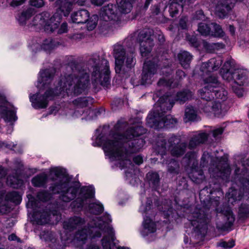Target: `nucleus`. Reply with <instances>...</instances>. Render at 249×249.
<instances>
[{
	"label": "nucleus",
	"instance_id": "nucleus-1",
	"mask_svg": "<svg viewBox=\"0 0 249 249\" xmlns=\"http://www.w3.org/2000/svg\"><path fill=\"white\" fill-rule=\"evenodd\" d=\"M127 124L126 122L119 121L114 126L115 133L104 139L101 143L105 152L118 160L122 168L131 164L130 154L138 152L144 144L142 139H135L145 132L139 124L131 127L122 135Z\"/></svg>",
	"mask_w": 249,
	"mask_h": 249
},
{
	"label": "nucleus",
	"instance_id": "nucleus-2",
	"mask_svg": "<svg viewBox=\"0 0 249 249\" xmlns=\"http://www.w3.org/2000/svg\"><path fill=\"white\" fill-rule=\"evenodd\" d=\"M89 76L84 70L80 69L77 65L72 68V73L63 78L60 85L55 89L54 93L52 89L47 90L45 94L40 95L37 93L30 96V99L33 107L36 108H46L49 100L53 98L55 95L65 96L78 95L85 91L89 85Z\"/></svg>",
	"mask_w": 249,
	"mask_h": 249
},
{
	"label": "nucleus",
	"instance_id": "nucleus-3",
	"mask_svg": "<svg viewBox=\"0 0 249 249\" xmlns=\"http://www.w3.org/2000/svg\"><path fill=\"white\" fill-rule=\"evenodd\" d=\"M111 222L110 216L105 214L101 218L94 219L89 224L88 228L84 226L85 220L78 216H73L63 224L66 230L72 231L78 230L75 238L79 241H84L88 237H100L101 231L105 234L102 239V245L104 249H110V244L115 240V232L109 223Z\"/></svg>",
	"mask_w": 249,
	"mask_h": 249
},
{
	"label": "nucleus",
	"instance_id": "nucleus-4",
	"mask_svg": "<svg viewBox=\"0 0 249 249\" xmlns=\"http://www.w3.org/2000/svg\"><path fill=\"white\" fill-rule=\"evenodd\" d=\"M192 96L191 91L185 90L178 92L175 96L174 95H166L160 98L154 107V110L147 117V124L149 126L155 129L172 127L177 121L170 115H165V110H170L175 101L184 103Z\"/></svg>",
	"mask_w": 249,
	"mask_h": 249
},
{
	"label": "nucleus",
	"instance_id": "nucleus-5",
	"mask_svg": "<svg viewBox=\"0 0 249 249\" xmlns=\"http://www.w3.org/2000/svg\"><path fill=\"white\" fill-rule=\"evenodd\" d=\"M222 61L220 57L211 59L208 62L202 64L200 70L204 75L208 76L204 80L205 86L200 91V95L202 99L206 101H210L214 98L224 101L227 98V92L219 82L217 77L211 74V72L217 71L222 64Z\"/></svg>",
	"mask_w": 249,
	"mask_h": 249
},
{
	"label": "nucleus",
	"instance_id": "nucleus-6",
	"mask_svg": "<svg viewBox=\"0 0 249 249\" xmlns=\"http://www.w3.org/2000/svg\"><path fill=\"white\" fill-rule=\"evenodd\" d=\"M53 180H57V182L50 187V190L54 194L61 193V199L64 202H69L73 200L76 196L78 189L74 186L69 185L68 179L63 176L61 169L55 168L51 171Z\"/></svg>",
	"mask_w": 249,
	"mask_h": 249
},
{
	"label": "nucleus",
	"instance_id": "nucleus-7",
	"mask_svg": "<svg viewBox=\"0 0 249 249\" xmlns=\"http://www.w3.org/2000/svg\"><path fill=\"white\" fill-rule=\"evenodd\" d=\"M113 55L115 59V71L116 73L129 76L133 72V68L135 65L134 53H126L122 45L114 46Z\"/></svg>",
	"mask_w": 249,
	"mask_h": 249
},
{
	"label": "nucleus",
	"instance_id": "nucleus-8",
	"mask_svg": "<svg viewBox=\"0 0 249 249\" xmlns=\"http://www.w3.org/2000/svg\"><path fill=\"white\" fill-rule=\"evenodd\" d=\"M93 69L91 81L94 85L100 84L107 87L109 82V71L107 60L100 59L97 55H94L89 61Z\"/></svg>",
	"mask_w": 249,
	"mask_h": 249
},
{
	"label": "nucleus",
	"instance_id": "nucleus-9",
	"mask_svg": "<svg viewBox=\"0 0 249 249\" xmlns=\"http://www.w3.org/2000/svg\"><path fill=\"white\" fill-rule=\"evenodd\" d=\"M167 146L171 151L172 156L179 157L182 155L186 147L185 143H180V138L175 136H171L168 140V144L163 137H159L156 150L162 158L166 152Z\"/></svg>",
	"mask_w": 249,
	"mask_h": 249
},
{
	"label": "nucleus",
	"instance_id": "nucleus-10",
	"mask_svg": "<svg viewBox=\"0 0 249 249\" xmlns=\"http://www.w3.org/2000/svg\"><path fill=\"white\" fill-rule=\"evenodd\" d=\"M205 209L196 208L188 216L192 230L202 235L206 232L209 222V218Z\"/></svg>",
	"mask_w": 249,
	"mask_h": 249
},
{
	"label": "nucleus",
	"instance_id": "nucleus-11",
	"mask_svg": "<svg viewBox=\"0 0 249 249\" xmlns=\"http://www.w3.org/2000/svg\"><path fill=\"white\" fill-rule=\"evenodd\" d=\"M221 75L224 80L231 81V88L234 92L238 96L242 97L244 90L241 87L246 83L247 76L244 71L237 70L232 73L229 71H220Z\"/></svg>",
	"mask_w": 249,
	"mask_h": 249
},
{
	"label": "nucleus",
	"instance_id": "nucleus-12",
	"mask_svg": "<svg viewBox=\"0 0 249 249\" xmlns=\"http://www.w3.org/2000/svg\"><path fill=\"white\" fill-rule=\"evenodd\" d=\"M138 40L140 45V52L142 57L148 56L153 45V31L150 29H145L138 34Z\"/></svg>",
	"mask_w": 249,
	"mask_h": 249
},
{
	"label": "nucleus",
	"instance_id": "nucleus-13",
	"mask_svg": "<svg viewBox=\"0 0 249 249\" xmlns=\"http://www.w3.org/2000/svg\"><path fill=\"white\" fill-rule=\"evenodd\" d=\"M33 218L38 225L46 223L54 224L60 220L61 215L57 211L49 213L47 211H43L42 213L35 212Z\"/></svg>",
	"mask_w": 249,
	"mask_h": 249
},
{
	"label": "nucleus",
	"instance_id": "nucleus-14",
	"mask_svg": "<svg viewBox=\"0 0 249 249\" xmlns=\"http://www.w3.org/2000/svg\"><path fill=\"white\" fill-rule=\"evenodd\" d=\"M0 112L6 121L11 122L17 119L16 109L2 96H0Z\"/></svg>",
	"mask_w": 249,
	"mask_h": 249
},
{
	"label": "nucleus",
	"instance_id": "nucleus-15",
	"mask_svg": "<svg viewBox=\"0 0 249 249\" xmlns=\"http://www.w3.org/2000/svg\"><path fill=\"white\" fill-rule=\"evenodd\" d=\"M198 31L202 35L206 36L222 37L224 35V33L221 26L214 23H212L209 25L205 23H200L198 25Z\"/></svg>",
	"mask_w": 249,
	"mask_h": 249
},
{
	"label": "nucleus",
	"instance_id": "nucleus-16",
	"mask_svg": "<svg viewBox=\"0 0 249 249\" xmlns=\"http://www.w3.org/2000/svg\"><path fill=\"white\" fill-rule=\"evenodd\" d=\"M158 65L155 62L145 61L142 77V85L150 84L154 80V75L156 73Z\"/></svg>",
	"mask_w": 249,
	"mask_h": 249
},
{
	"label": "nucleus",
	"instance_id": "nucleus-17",
	"mask_svg": "<svg viewBox=\"0 0 249 249\" xmlns=\"http://www.w3.org/2000/svg\"><path fill=\"white\" fill-rule=\"evenodd\" d=\"M209 172L213 178H220L223 180L227 179L231 174L230 167L226 161L223 163L220 161L219 165L213 169H209Z\"/></svg>",
	"mask_w": 249,
	"mask_h": 249
},
{
	"label": "nucleus",
	"instance_id": "nucleus-18",
	"mask_svg": "<svg viewBox=\"0 0 249 249\" xmlns=\"http://www.w3.org/2000/svg\"><path fill=\"white\" fill-rule=\"evenodd\" d=\"M203 110L207 113H213L218 117L222 116L225 111L222 108V104L218 101L208 102L204 107Z\"/></svg>",
	"mask_w": 249,
	"mask_h": 249
},
{
	"label": "nucleus",
	"instance_id": "nucleus-19",
	"mask_svg": "<svg viewBox=\"0 0 249 249\" xmlns=\"http://www.w3.org/2000/svg\"><path fill=\"white\" fill-rule=\"evenodd\" d=\"M161 72L164 75L163 78L160 79L159 82V86H163L175 88L178 85V83L173 81L169 78L170 75L172 74V70L169 67H164L161 69Z\"/></svg>",
	"mask_w": 249,
	"mask_h": 249
},
{
	"label": "nucleus",
	"instance_id": "nucleus-20",
	"mask_svg": "<svg viewBox=\"0 0 249 249\" xmlns=\"http://www.w3.org/2000/svg\"><path fill=\"white\" fill-rule=\"evenodd\" d=\"M116 11V7L113 4H108L102 8L101 16L105 21L116 20L118 19Z\"/></svg>",
	"mask_w": 249,
	"mask_h": 249
},
{
	"label": "nucleus",
	"instance_id": "nucleus-21",
	"mask_svg": "<svg viewBox=\"0 0 249 249\" xmlns=\"http://www.w3.org/2000/svg\"><path fill=\"white\" fill-rule=\"evenodd\" d=\"M221 213L222 214L223 218L226 219L227 221L224 224H223V225H217V227L218 229H220L223 230H228L233 223L235 220L234 217L232 214L231 209L229 207L226 208V209H224L223 210H221Z\"/></svg>",
	"mask_w": 249,
	"mask_h": 249
},
{
	"label": "nucleus",
	"instance_id": "nucleus-22",
	"mask_svg": "<svg viewBox=\"0 0 249 249\" xmlns=\"http://www.w3.org/2000/svg\"><path fill=\"white\" fill-rule=\"evenodd\" d=\"M89 16V13L87 10L81 9L71 15V20L74 23H84L87 22Z\"/></svg>",
	"mask_w": 249,
	"mask_h": 249
},
{
	"label": "nucleus",
	"instance_id": "nucleus-23",
	"mask_svg": "<svg viewBox=\"0 0 249 249\" xmlns=\"http://www.w3.org/2000/svg\"><path fill=\"white\" fill-rule=\"evenodd\" d=\"M208 135L206 133H199L196 134L190 141L189 148L192 149L200 143H203L206 141Z\"/></svg>",
	"mask_w": 249,
	"mask_h": 249
},
{
	"label": "nucleus",
	"instance_id": "nucleus-24",
	"mask_svg": "<svg viewBox=\"0 0 249 249\" xmlns=\"http://www.w3.org/2000/svg\"><path fill=\"white\" fill-rule=\"evenodd\" d=\"M133 0H116L118 10L122 13H129L132 7Z\"/></svg>",
	"mask_w": 249,
	"mask_h": 249
},
{
	"label": "nucleus",
	"instance_id": "nucleus-25",
	"mask_svg": "<svg viewBox=\"0 0 249 249\" xmlns=\"http://www.w3.org/2000/svg\"><path fill=\"white\" fill-rule=\"evenodd\" d=\"M178 58L181 66L185 69L189 67L192 56L187 52L181 51L178 54Z\"/></svg>",
	"mask_w": 249,
	"mask_h": 249
},
{
	"label": "nucleus",
	"instance_id": "nucleus-26",
	"mask_svg": "<svg viewBox=\"0 0 249 249\" xmlns=\"http://www.w3.org/2000/svg\"><path fill=\"white\" fill-rule=\"evenodd\" d=\"M53 71L54 70L51 71L45 70L40 72L41 79H39V82L42 84L44 87H45L48 84H50L52 79Z\"/></svg>",
	"mask_w": 249,
	"mask_h": 249
},
{
	"label": "nucleus",
	"instance_id": "nucleus-27",
	"mask_svg": "<svg viewBox=\"0 0 249 249\" xmlns=\"http://www.w3.org/2000/svg\"><path fill=\"white\" fill-rule=\"evenodd\" d=\"M48 181V177L44 173L38 175L33 178L32 183L35 187H44Z\"/></svg>",
	"mask_w": 249,
	"mask_h": 249
},
{
	"label": "nucleus",
	"instance_id": "nucleus-28",
	"mask_svg": "<svg viewBox=\"0 0 249 249\" xmlns=\"http://www.w3.org/2000/svg\"><path fill=\"white\" fill-rule=\"evenodd\" d=\"M143 227L145 231L147 233H153L156 230V226L154 222L150 218L144 217L143 222Z\"/></svg>",
	"mask_w": 249,
	"mask_h": 249
},
{
	"label": "nucleus",
	"instance_id": "nucleus-29",
	"mask_svg": "<svg viewBox=\"0 0 249 249\" xmlns=\"http://www.w3.org/2000/svg\"><path fill=\"white\" fill-rule=\"evenodd\" d=\"M189 177L191 179L197 183H200L204 178V176L202 171H196L195 169H193L192 173L189 174Z\"/></svg>",
	"mask_w": 249,
	"mask_h": 249
},
{
	"label": "nucleus",
	"instance_id": "nucleus-30",
	"mask_svg": "<svg viewBox=\"0 0 249 249\" xmlns=\"http://www.w3.org/2000/svg\"><path fill=\"white\" fill-rule=\"evenodd\" d=\"M196 119V111L193 107H187L185 109L184 121L185 123L195 121Z\"/></svg>",
	"mask_w": 249,
	"mask_h": 249
},
{
	"label": "nucleus",
	"instance_id": "nucleus-31",
	"mask_svg": "<svg viewBox=\"0 0 249 249\" xmlns=\"http://www.w3.org/2000/svg\"><path fill=\"white\" fill-rule=\"evenodd\" d=\"M7 183L13 188H18L23 184V180L18 177L9 176L7 178Z\"/></svg>",
	"mask_w": 249,
	"mask_h": 249
},
{
	"label": "nucleus",
	"instance_id": "nucleus-32",
	"mask_svg": "<svg viewBox=\"0 0 249 249\" xmlns=\"http://www.w3.org/2000/svg\"><path fill=\"white\" fill-rule=\"evenodd\" d=\"M34 12V10L32 8H29L26 11L23 12L18 18L20 24H26V20L31 17Z\"/></svg>",
	"mask_w": 249,
	"mask_h": 249
},
{
	"label": "nucleus",
	"instance_id": "nucleus-33",
	"mask_svg": "<svg viewBox=\"0 0 249 249\" xmlns=\"http://www.w3.org/2000/svg\"><path fill=\"white\" fill-rule=\"evenodd\" d=\"M183 6V4L172 1L169 7L170 15L172 17H174L175 15L178 13L179 9H182Z\"/></svg>",
	"mask_w": 249,
	"mask_h": 249
},
{
	"label": "nucleus",
	"instance_id": "nucleus-34",
	"mask_svg": "<svg viewBox=\"0 0 249 249\" xmlns=\"http://www.w3.org/2000/svg\"><path fill=\"white\" fill-rule=\"evenodd\" d=\"M147 179L149 181V184L156 187L159 182V176L157 173L149 172L146 175Z\"/></svg>",
	"mask_w": 249,
	"mask_h": 249
},
{
	"label": "nucleus",
	"instance_id": "nucleus-35",
	"mask_svg": "<svg viewBox=\"0 0 249 249\" xmlns=\"http://www.w3.org/2000/svg\"><path fill=\"white\" fill-rule=\"evenodd\" d=\"M55 47V44L53 43L51 38L46 39L41 46L42 49L46 52H50Z\"/></svg>",
	"mask_w": 249,
	"mask_h": 249
},
{
	"label": "nucleus",
	"instance_id": "nucleus-36",
	"mask_svg": "<svg viewBox=\"0 0 249 249\" xmlns=\"http://www.w3.org/2000/svg\"><path fill=\"white\" fill-rule=\"evenodd\" d=\"M98 16L96 15L92 16L89 18H88L87 22V29L89 31L93 30L96 26L98 21Z\"/></svg>",
	"mask_w": 249,
	"mask_h": 249
},
{
	"label": "nucleus",
	"instance_id": "nucleus-37",
	"mask_svg": "<svg viewBox=\"0 0 249 249\" xmlns=\"http://www.w3.org/2000/svg\"><path fill=\"white\" fill-rule=\"evenodd\" d=\"M89 209L91 213L98 214L103 211V206L99 203H91L89 206Z\"/></svg>",
	"mask_w": 249,
	"mask_h": 249
},
{
	"label": "nucleus",
	"instance_id": "nucleus-38",
	"mask_svg": "<svg viewBox=\"0 0 249 249\" xmlns=\"http://www.w3.org/2000/svg\"><path fill=\"white\" fill-rule=\"evenodd\" d=\"M237 193V190L231 188L229 190L228 194L227 195V196L228 197L229 201H230V199H233L235 201L237 200H240L242 198V196L240 195L236 196Z\"/></svg>",
	"mask_w": 249,
	"mask_h": 249
},
{
	"label": "nucleus",
	"instance_id": "nucleus-39",
	"mask_svg": "<svg viewBox=\"0 0 249 249\" xmlns=\"http://www.w3.org/2000/svg\"><path fill=\"white\" fill-rule=\"evenodd\" d=\"M196 154L195 152H188L185 155L184 159H187L188 165H190L192 163L193 165H195V164H197V162L196 160Z\"/></svg>",
	"mask_w": 249,
	"mask_h": 249
},
{
	"label": "nucleus",
	"instance_id": "nucleus-40",
	"mask_svg": "<svg viewBox=\"0 0 249 249\" xmlns=\"http://www.w3.org/2000/svg\"><path fill=\"white\" fill-rule=\"evenodd\" d=\"M89 98L87 97L78 98L74 100L73 103L79 107H83L88 106Z\"/></svg>",
	"mask_w": 249,
	"mask_h": 249
},
{
	"label": "nucleus",
	"instance_id": "nucleus-41",
	"mask_svg": "<svg viewBox=\"0 0 249 249\" xmlns=\"http://www.w3.org/2000/svg\"><path fill=\"white\" fill-rule=\"evenodd\" d=\"M165 164H168V170L170 173L177 172L178 164L176 160H172L169 163L166 161Z\"/></svg>",
	"mask_w": 249,
	"mask_h": 249
},
{
	"label": "nucleus",
	"instance_id": "nucleus-42",
	"mask_svg": "<svg viewBox=\"0 0 249 249\" xmlns=\"http://www.w3.org/2000/svg\"><path fill=\"white\" fill-rule=\"evenodd\" d=\"M81 192L84 193L85 198H90L94 195L93 189L91 187H84L82 188Z\"/></svg>",
	"mask_w": 249,
	"mask_h": 249
},
{
	"label": "nucleus",
	"instance_id": "nucleus-43",
	"mask_svg": "<svg viewBox=\"0 0 249 249\" xmlns=\"http://www.w3.org/2000/svg\"><path fill=\"white\" fill-rule=\"evenodd\" d=\"M37 197L41 201H46L50 198L51 194L45 191H41L38 193Z\"/></svg>",
	"mask_w": 249,
	"mask_h": 249
},
{
	"label": "nucleus",
	"instance_id": "nucleus-44",
	"mask_svg": "<svg viewBox=\"0 0 249 249\" xmlns=\"http://www.w3.org/2000/svg\"><path fill=\"white\" fill-rule=\"evenodd\" d=\"M234 245V242L233 240H230L228 242L220 241L218 243V246L226 249L232 248Z\"/></svg>",
	"mask_w": 249,
	"mask_h": 249
},
{
	"label": "nucleus",
	"instance_id": "nucleus-45",
	"mask_svg": "<svg viewBox=\"0 0 249 249\" xmlns=\"http://www.w3.org/2000/svg\"><path fill=\"white\" fill-rule=\"evenodd\" d=\"M233 60H229L226 61L224 64L221 71H231V69L233 65Z\"/></svg>",
	"mask_w": 249,
	"mask_h": 249
},
{
	"label": "nucleus",
	"instance_id": "nucleus-46",
	"mask_svg": "<svg viewBox=\"0 0 249 249\" xmlns=\"http://www.w3.org/2000/svg\"><path fill=\"white\" fill-rule=\"evenodd\" d=\"M30 4L33 6L40 8L44 5V0H30Z\"/></svg>",
	"mask_w": 249,
	"mask_h": 249
},
{
	"label": "nucleus",
	"instance_id": "nucleus-47",
	"mask_svg": "<svg viewBox=\"0 0 249 249\" xmlns=\"http://www.w3.org/2000/svg\"><path fill=\"white\" fill-rule=\"evenodd\" d=\"M68 31L67 24L65 22L63 23L60 27L58 29L57 33L58 34H61L64 33H66Z\"/></svg>",
	"mask_w": 249,
	"mask_h": 249
},
{
	"label": "nucleus",
	"instance_id": "nucleus-48",
	"mask_svg": "<svg viewBox=\"0 0 249 249\" xmlns=\"http://www.w3.org/2000/svg\"><path fill=\"white\" fill-rule=\"evenodd\" d=\"M152 201L150 200H148L147 202V205L145 208L143 206H142L140 208V210L145 213H147L151 208V204Z\"/></svg>",
	"mask_w": 249,
	"mask_h": 249
},
{
	"label": "nucleus",
	"instance_id": "nucleus-49",
	"mask_svg": "<svg viewBox=\"0 0 249 249\" xmlns=\"http://www.w3.org/2000/svg\"><path fill=\"white\" fill-rule=\"evenodd\" d=\"M223 132V129L222 127H219L217 129L213 130V136L214 138H216L219 135L222 134Z\"/></svg>",
	"mask_w": 249,
	"mask_h": 249
},
{
	"label": "nucleus",
	"instance_id": "nucleus-50",
	"mask_svg": "<svg viewBox=\"0 0 249 249\" xmlns=\"http://www.w3.org/2000/svg\"><path fill=\"white\" fill-rule=\"evenodd\" d=\"M26 0H12L10 5L12 7H16L23 4Z\"/></svg>",
	"mask_w": 249,
	"mask_h": 249
},
{
	"label": "nucleus",
	"instance_id": "nucleus-51",
	"mask_svg": "<svg viewBox=\"0 0 249 249\" xmlns=\"http://www.w3.org/2000/svg\"><path fill=\"white\" fill-rule=\"evenodd\" d=\"M134 162L137 164H140L143 162V159L140 155H138L133 158Z\"/></svg>",
	"mask_w": 249,
	"mask_h": 249
},
{
	"label": "nucleus",
	"instance_id": "nucleus-52",
	"mask_svg": "<svg viewBox=\"0 0 249 249\" xmlns=\"http://www.w3.org/2000/svg\"><path fill=\"white\" fill-rule=\"evenodd\" d=\"M195 18L196 19H203L204 18V15L202 11L200 10L197 11Z\"/></svg>",
	"mask_w": 249,
	"mask_h": 249
},
{
	"label": "nucleus",
	"instance_id": "nucleus-53",
	"mask_svg": "<svg viewBox=\"0 0 249 249\" xmlns=\"http://www.w3.org/2000/svg\"><path fill=\"white\" fill-rule=\"evenodd\" d=\"M241 182L243 184L244 188V190L246 189V190H249V179H243L241 181Z\"/></svg>",
	"mask_w": 249,
	"mask_h": 249
},
{
	"label": "nucleus",
	"instance_id": "nucleus-54",
	"mask_svg": "<svg viewBox=\"0 0 249 249\" xmlns=\"http://www.w3.org/2000/svg\"><path fill=\"white\" fill-rule=\"evenodd\" d=\"M224 45L221 43H216L213 44V48L217 49L224 48Z\"/></svg>",
	"mask_w": 249,
	"mask_h": 249
},
{
	"label": "nucleus",
	"instance_id": "nucleus-55",
	"mask_svg": "<svg viewBox=\"0 0 249 249\" xmlns=\"http://www.w3.org/2000/svg\"><path fill=\"white\" fill-rule=\"evenodd\" d=\"M177 76L181 79L182 77H185V73L184 71L181 70H178L176 72Z\"/></svg>",
	"mask_w": 249,
	"mask_h": 249
},
{
	"label": "nucleus",
	"instance_id": "nucleus-56",
	"mask_svg": "<svg viewBox=\"0 0 249 249\" xmlns=\"http://www.w3.org/2000/svg\"><path fill=\"white\" fill-rule=\"evenodd\" d=\"M27 197H28V198H29L28 204H29V205H31V206L33 208H34V207H35V206H36V203H35V202H34L32 200V198H31V196L30 195H28V196H27Z\"/></svg>",
	"mask_w": 249,
	"mask_h": 249
},
{
	"label": "nucleus",
	"instance_id": "nucleus-57",
	"mask_svg": "<svg viewBox=\"0 0 249 249\" xmlns=\"http://www.w3.org/2000/svg\"><path fill=\"white\" fill-rule=\"evenodd\" d=\"M179 25L182 29H185L186 27V20L185 19H181L179 22Z\"/></svg>",
	"mask_w": 249,
	"mask_h": 249
},
{
	"label": "nucleus",
	"instance_id": "nucleus-58",
	"mask_svg": "<svg viewBox=\"0 0 249 249\" xmlns=\"http://www.w3.org/2000/svg\"><path fill=\"white\" fill-rule=\"evenodd\" d=\"M158 38L160 42H163L165 40L164 37L160 32H159V33L158 34Z\"/></svg>",
	"mask_w": 249,
	"mask_h": 249
},
{
	"label": "nucleus",
	"instance_id": "nucleus-59",
	"mask_svg": "<svg viewBox=\"0 0 249 249\" xmlns=\"http://www.w3.org/2000/svg\"><path fill=\"white\" fill-rule=\"evenodd\" d=\"M229 31L230 32L231 34L232 35H234L235 28H234V27L232 25H230L229 26Z\"/></svg>",
	"mask_w": 249,
	"mask_h": 249
},
{
	"label": "nucleus",
	"instance_id": "nucleus-60",
	"mask_svg": "<svg viewBox=\"0 0 249 249\" xmlns=\"http://www.w3.org/2000/svg\"><path fill=\"white\" fill-rule=\"evenodd\" d=\"M187 38L188 40L190 42V43H192L193 45H194V46L196 45L195 37L191 38V39H190L188 37V36H187Z\"/></svg>",
	"mask_w": 249,
	"mask_h": 249
},
{
	"label": "nucleus",
	"instance_id": "nucleus-61",
	"mask_svg": "<svg viewBox=\"0 0 249 249\" xmlns=\"http://www.w3.org/2000/svg\"><path fill=\"white\" fill-rule=\"evenodd\" d=\"M17 239V236L14 234H12L10 235L8 237V239L11 241L16 240Z\"/></svg>",
	"mask_w": 249,
	"mask_h": 249
},
{
	"label": "nucleus",
	"instance_id": "nucleus-62",
	"mask_svg": "<svg viewBox=\"0 0 249 249\" xmlns=\"http://www.w3.org/2000/svg\"><path fill=\"white\" fill-rule=\"evenodd\" d=\"M203 45L206 49H207V50L209 49L210 44L206 41H203Z\"/></svg>",
	"mask_w": 249,
	"mask_h": 249
},
{
	"label": "nucleus",
	"instance_id": "nucleus-63",
	"mask_svg": "<svg viewBox=\"0 0 249 249\" xmlns=\"http://www.w3.org/2000/svg\"><path fill=\"white\" fill-rule=\"evenodd\" d=\"M87 0H78L77 3L80 5H83L84 4V3Z\"/></svg>",
	"mask_w": 249,
	"mask_h": 249
},
{
	"label": "nucleus",
	"instance_id": "nucleus-64",
	"mask_svg": "<svg viewBox=\"0 0 249 249\" xmlns=\"http://www.w3.org/2000/svg\"><path fill=\"white\" fill-rule=\"evenodd\" d=\"M88 249H100L98 246L94 245V246L89 247ZM122 249H125L122 248Z\"/></svg>",
	"mask_w": 249,
	"mask_h": 249
}]
</instances>
